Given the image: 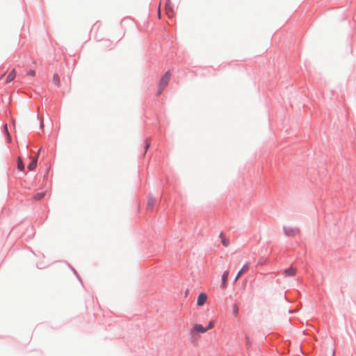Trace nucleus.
<instances>
[{
    "label": "nucleus",
    "instance_id": "nucleus-2",
    "mask_svg": "<svg viewBox=\"0 0 356 356\" xmlns=\"http://www.w3.org/2000/svg\"><path fill=\"white\" fill-rule=\"evenodd\" d=\"M171 78V74L170 71H167L165 74L161 77L159 81V90L158 94L160 95L164 88L168 84Z\"/></svg>",
    "mask_w": 356,
    "mask_h": 356
},
{
    "label": "nucleus",
    "instance_id": "nucleus-5",
    "mask_svg": "<svg viewBox=\"0 0 356 356\" xmlns=\"http://www.w3.org/2000/svg\"><path fill=\"white\" fill-rule=\"evenodd\" d=\"M228 276H229V271L228 270L225 271L223 273L222 275L221 288L222 289H225L227 288Z\"/></svg>",
    "mask_w": 356,
    "mask_h": 356
},
{
    "label": "nucleus",
    "instance_id": "nucleus-9",
    "mask_svg": "<svg viewBox=\"0 0 356 356\" xmlns=\"http://www.w3.org/2000/svg\"><path fill=\"white\" fill-rule=\"evenodd\" d=\"M16 77V72L15 70H13L6 77V83H10L15 79Z\"/></svg>",
    "mask_w": 356,
    "mask_h": 356
},
{
    "label": "nucleus",
    "instance_id": "nucleus-7",
    "mask_svg": "<svg viewBox=\"0 0 356 356\" xmlns=\"http://www.w3.org/2000/svg\"><path fill=\"white\" fill-rule=\"evenodd\" d=\"M285 276H294L296 273V269L293 267L286 268L284 272Z\"/></svg>",
    "mask_w": 356,
    "mask_h": 356
},
{
    "label": "nucleus",
    "instance_id": "nucleus-8",
    "mask_svg": "<svg viewBox=\"0 0 356 356\" xmlns=\"http://www.w3.org/2000/svg\"><path fill=\"white\" fill-rule=\"evenodd\" d=\"M30 159H31V161L29 163V165H28V168L29 170H33L36 168L38 159H37V157H31V156L30 157Z\"/></svg>",
    "mask_w": 356,
    "mask_h": 356
},
{
    "label": "nucleus",
    "instance_id": "nucleus-1",
    "mask_svg": "<svg viewBox=\"0 0 356 356\" xmlns=\"http://www.w3.org/2000/svg\"><path fill=\"white\" fill-rule=\"evenodd\" d=\"M207 332V329L204 327L200 324H195L190 330V335L193 338H197L200 333H205Z\"/></svg>",
    "mask_w": 356,
    "mask_h": 356
},
{
    "label": "nucleus",
    "instance_id": "nucleus-13",
    "mask_svg": "<svg viewBox=\"0 0 356 356\" xmlns=\"http://www.w3.org/2000/svg\"><path fill=\"white\" fill-rule=\"evenodd\" d=\"M232 313L235 317H237L239 313V308L237 304H234L232 307Z\"/></svg>",
    "mask_w": 356,
    "mask_h": 356
},
{
    "label": "nucleus",
    "instance_id": "nucleus-6",
    "mask_svg": "<svg viewBox=\"0 0 356 356\" xmlns=\"http://www.w3.org/2000/svg\"><path fill=\"white\" fill-rule=\"evenodd\" d=\"M285 234L288 236H294L296 234L299 232L298 229H291V228H286L284 227Z\"/></svg>",
    "mask_w": 356,
    "mask_h": 356
},
{
    "label": "nucleus",
    "instance_id": "nucleus-3",
    "mask_svg": "<svg viewBox=\"0 0 356 356\" xmlns=\"http://www.w3.org/2000/svg\"><path fill=\"white\" fill-rule=\"evenodd\" d=\"M207 300V295L205 293H201L199 294L197 300V305L202 306L204 305Z\"/></svg>",
    "mask_w": 356,
    "mask_h": 356
},
{
    "label": "nucleus",
    "instance_id": "nucleus-18",
    "mask_svg": "<svg viewBox=\"0 0 356 356\" xmlns=\"http://www.w3.org/2000/svg\"><path fill=\"white\" fill-rule=\"evenodd\" d=\"M222 243L225 247H227L229 245V241L226 238H222Z\"/></svg>",
    "mask_w": 356,
    "mask_h": 356
},
{
    "label": "nucleus",
    "instance_id": "nucleus-10",
    "mask_svg": "<svg viewBox=\"0 0 356 356\" xmlns=\"http://www.w3.org/2000/svg\"><path fill=\"white\" fill-rule=\"evenodd\" d=\"M155 202H156L155 198L153 197H149L148 199V201H147V209H149L150 210H152L155 204Z\"/></svg>",
    "mask_w": 356,
    "mask_h": 356
},
{
    "label": "nucleus",
    "instance_id": "nucleus-14",
    "mask_svg": "<svg viewBox=\"0 0 356 356\" xmlns=\"http://www.w3.org/2000/svg\"><path fill=\"white\" fill-rule=\"evenodd\" d=\"M44 196V193H38L35 195L34 199L36 200H41L42 198H43Z\"/></svg>",
    "mask_w": 356,
    "mask_h": 356
},
{
    "label": "nucleus",
    "instance_id": "nucleus-4",
    "mask_svg": "<svg viewBox=\"0 0 356 356\" xmlns=\"http://www.w3.org/2000/svg\"><path fill=\"white\" fill-rule=\"evenodd\" d=\"M249 270V264H245L242 268L237 273L234 282H236L239 277L245 273H246Z\"/></svg>",
    "mask_w": 356,
    "mask_h": 356
},
{
    "label": "nucleus",
    "instance_id": "nucleus-15",
    "mask_svg": "<svg viewBox=\"0 0 356 356\" xmlns=\"http://www.w3.org/2000/svg\"><path fill=\"white\" fill-rule=\"evenodd\" d=\"M214 327V322L213 321H210L207 327H206L205 328L207 329V331L212 329L213 327Z\"/></svg>",
    "mask_w": 356,
    "mask_h": 356
},
{
    "label": "nucleus",
    "instance_id": "nucleus-16",
    "mask_svg": "<svg viewBox=\"0 0 356 356\" xmlns=\"http://www.w3.org/2000/svg\"><path fill=\"white\" fill-rule=\"evenodd\" d=\"M3 128H4V130H5L6 133V134H7L8 140V142H10L11 141V137H10L9 133H8L7 124H5Z\"/></svg>",
    "mask_w": 356,
    "mask_h": 356
},
{
    "label": "nucleus",
    "instance_id": "nucleus-12",
    "mask_svg": "<svg viewBox=\"0 0 356 356\" xmlns=\"http://www.w3.org/2000/svg\"><path fill=\"white\" fill-rule=\"evenodd\" d=\"M17 168L19 170H23L24 169V165L22 162V159L20 156L17 159Z\"/></svg>",
    "mask_w": 356,
    "mask_h": 356
},
{
    "label": "nucleus",
    "instance_id": "nucleus-19",
    "mask_svg": "<svg viewBox=\"0 0 356 356\" xmlns=\"http://www.w3.org/2000/svg\"><path fill=\"white\" fill-rule=\"evenodd\" d=\"M149 143L148 141H147L146 143V147H145V151L147 150V149L149 147Z\"/></svg>",
    "mask_w": 356,
    "mask_h": 356
},
{
    "label": "nucleus",
    "instance_id": "nucleus-20",
    "mask_svg": "<svg viewBox=\"0 0 356 356\" xmlns=\"http://www.w3.org/2000/svg\"><path fill=\"white\" fill-rule=\"evenodd\" d=\"M169 4H170V1H169V0H168V3H167V4L165 5V7H166V8H167V9H168V6H169Z\"/></svg>",
    "mask_w": 356,
    "mask_h": 356
},
{
    "label": "nucleus",
    "instance_id": "nucleus-11",
    "mask_svg": "<svg viewBox=\"0 0 356 356\" xmlns=\"http://www.w3.org/2000/svg\"><path fill=\"white\" fill-rule=\"evenodd\" d=\"M53 83L56 86H60V79L57 74H55L53 76Z\"/></svg>",
    "mask_w": 356,
    "mask_h": 356
},
{
    "label": "nucleus",
    "instance_id": "nucleus-17",
    "mask_svg": "<svg viewBox=\"0 0 356 356\" xmlns=\"http://www.w3.org/2000/svg\"><path fill=\"white\" fill-rule=\"evenodd\" d=\"M27 75L33 77L35 75V71L31 70L27 72Z\"/></svg>",
    "mask_w": 356,
    "mask_h": 356
}]
</instances>
